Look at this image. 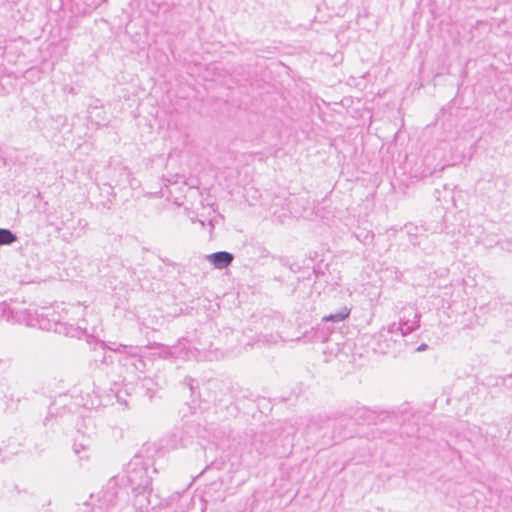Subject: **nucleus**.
<instances>
[{
  "label": "nucleus",
  "mask_w": 512,
  "mask_h": 512,
  "mask_svg": "<svg viewBox=\"0 0 512 512\" xmlns=\"http://www.w3.org/2000/svg\"><path fill=\"white\" fill-rule=\"evenodd\" d=\"M91 447V439L81 436L74 440L73 450L75 454L80 455L82 452H86Z\"/></svg>",
  "instance_id": "7"
},
{
  "label": "nucleus",
  "mask_w": 512,
  "mask_h": 512,
  "mask_svg": "<svg viewBox=\"0 0 512 512\" xmlns=\"http://www.w3.org/2000/svg\"><path fill=\"white\" fill-rule=\"evenodd\" d=\"M120 176L124 177L125 181H127L131 187L134 186V184H133L134 179L132 178L131 173L127 168L123 167L120 169Z\"/></svg>",
  "instance_id": "12"
},
{
  "label": "nucleus",
  "mask_w": 512,
  "mask_h": 512,
  "mask_svg": "<svg viewBox=\"0 0 512 512\" xmlns=\"http://www.w3.org/2000/svg\"><path fill=\"white\" fill-rule=\"evenodd\" d=\"M141 350L142 349L139 346H127L120 344L117 346V349H115V352L127 354L131 360L137 356H140Z\"/></svg>",
  "instance_id": "8"
},
{
  "label": "nucleus",
  "mask_w": 512,
  "mask_h": 512,
  "mask_svg": "<svg viewBox=\"0 0 512 512\" xmlns=\"http://www.w3.org/2000/svg\"><path fill=\"white\" fill-rule=\"evenodd\" d=\"M350 315V309L346 306L341 307L335 313H331L327 316L323 317L324 322H341L345 320Z\"/></svg>",
  "instance_id": "6"
},
{
  "label": "nucleus",
  "mask_w": 512,
  "mask_h": 512,
  "mask_svg": "<svg viewBox=\"0 0 512 512\" xmlns=\"http://www.w3.org/2000/svg\"><path fill=\"white\" fill-rule=\"evenodd\" d=\"M17 240V236L9 229L0 228V245H10Z\"/></svg>",
  "instance_id": "9"
},
{
  "label": "nucleus",
  "mask_w": 512,
  "mask_h": 512,
  "mask_svg": "<svg viewBox=\"0 0 512 512\" xmlns=\"http://www.w3.org/2000/svg\"><path fill=\"white\" fill-rule=\"evenodd\" d=\"M193 379L192 378H186L184 380V384L187 385V387L190 389V391L193 393L194 385H193Z\"/></svg>",
  "instance_id": "13"
},
{
  "label": "nucleus",
  "mask_w": 512,
  "mask_h": 512,
  "mask_svg": "<svg viewBox=\"0 0 512 512\" xmlns=\"http://www.w3.org/2000/svg\"><path fill=\"white\" fill-rule=\"evenodd\" d=\"M17 408V403H12L11 405L8 406V409L10 410H15Z\"/></svg>",
  "instance_id": "14"
},
{
  "label": "nucleus",
  "mask_w": 512,
  "mask_h": 512,
  "mask_svg": "<svg viewBox=\"0 0 512 512\" xmlns=\"http://www.w3.org/2000/svg\"><path fill=\"white\" fill-rule=\"evenodd\" d=\"M4 313L8 319L27 326L38 327L42 330H54L59 334L80 338L86 331V327L75 326L56 317L55 311L50 308H41L40 311L31 312L29 309H18L7 306Z\"/></svg>",
  "instance_id": "1"
},
{
  "label": "nucleus",
  "mask_w": 512,
  "mask_h": 512,
  "mask_svg": "<svg viewBox=\"0 0 512 512\" xmlns=\"http://www.w3.org/2000/svg\"><path fill=\"white\" fill-rule=\"evenodd\" d=\"M108 348H109L110 350H113V351H115V349H117V347H114V345H111V346H109Z\"/></svg>",
  "instance_id": "16"
},
{
  "label": "nucleus",
  "mask_w": 512,
  "mask_h": 512,
  "mask_svg": "<svg viewBox=\"0 0 512 512\" xmlns=\"http://www.w3.org/2000/svg\"><path fill=\"white\" fill-rule=\"evenodd\" d=\"M420 315L413 308L403 310V316L400 318L401 325L400 337H404L419 327Z\"/></svg>",
  "instance_id": "4"
},
{
  "label": "nucleus",
  "mask_w": 512,
  "mask_h": 512,
  "mask_svg": "<svg viewBox=\"0 0 512 512\" xmlns=\"http://www.w3.org/2000/svg\"><path fill=\"white\" fill-rule=\"evenodd\" d=\"M425 347H426V345L422 344V345L418 348V350H424V349H425Z\"/></svg>",
  "instance_id": "17"
},
{
  "label": "nucleus",
  "mask_w": 512,
  "mask_h": 512,
  "mask_svg": "<svg viewBox=\"0 0 512 512\" xmlns=\"http://www.w3.org/2000/svg\"><path fill=\"white\" fill-rule=\"evenodd\" d=\"M401 325L399 323H392L387 328H382L378 334V349L385 353L386 349L390 347V342H396L397 337H400Z\"/></svg>",
  "instance_id": "3"
},
{
  "label": "nucleus",
  "mask_w": 512,
  "mask_h": 512,
  "mask_svg": "<svg viewBox=\"0 0 512 512\" xmlns=\"http://www.w3.org/2000/svg\"><path fill=\"white\" fill-rule=\"evenodd\" d=\"M313 273L316 275V277H318V273L316 272V270H313Z\"/></svg>",
  "instance_id": "18"
},
{
  "label": "nucleus",
  "mask_w": 512,
  "mask_h": 512,
  "mask_svg": "<svg viewBox=\"0 0 512 512\" xmlns=\"http://www.w3.org/2000/svg\"><path fill=\"white\" fill-rule=\"evenodd\" d=\"M142 386L146 388L149 398H152L154 395V390L152 389L153 381L151 379L145 378L143 379Z\"/></svg>",
  "instance_id": "11"
},
{
  "label": "nucleus",
  "mask_w": 512,
  "mask_h": 512,
  "mask_svg": "<svg viewBox=\"0 0 512 512\" xmlns=\"http://www.w3.org/2000/svg\"><path fill=\"white\" fill-rule=\"evenodd\" d=\"M128 482L135 493V497L138 499L139 505L143 508L144 503L140 499L141 496L147 502L146 508L150 505L149 496L152 492L151 488V477L148 473V468L143 464L134 463L127 471Z\"/></svg>",
  "instance_id": "2"
},
{
  "label": "nucleus",
  "mask_w": 512,
  "mask_h": 512,
  "mask_svg": "<svg viewBox=\"0 0 512 512\" xmlns=\"http://www.w3.org/2000/svg\"><path fill=\"white\" fill-rule=\"evenodd\" d=\"M207 259L215 268L224 269L232 263L234 256L227 251H218L208 255Z\"/></svg>",
  "instance_id": "5"
},
{
  "label": "nucleus",
  "mask_w": 512,
  "mask_h": 512,
  "mask_svg": "<svg viewBox=\"0 0 512 512\" xmlns=\"http://www.w3.org/2000/svg\"><path fill=\"white\" fill-rule=\"evenodd\" d=\"M74 309H75L76 311H81V310H83V309L81 308V306H80V305H77Z\"/></svg>",
  "instance_id": "15"
},
{
  "label": "nucleus",
  "mask_w": 512,
  "mask_h": 512,
  "mask_svg": "<svg viewBox=\"0 0 512 512\" xmlns=\"http://www.w3.org/2000/svg\"><path fill=\"white\" fill-rule=\"evenodd\" d=\"M130 365L133 366L136 371L143 372L146 363L140 356H137L136 358L131 359Z\"/></svg>",
  "instance_id": "10"
}]
</instances>
